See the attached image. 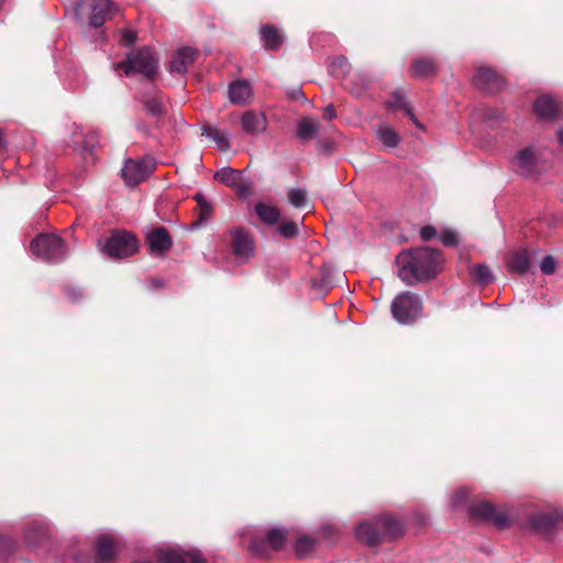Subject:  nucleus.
Segmentation results:
<instances>
[{
  "label": "nucleus",
  "instance_id": "5701e85b",
  "mask_svg": "<svg viewBox=\"0 0 563 563\" xmlns=\"http://www.w3.org/2000/svg\"><path fill=\"white\" fill-rule=\"evenodd\" d=\"M242 129L247 134H257L266 129V117L255 111H246L241 119Z\"/></svg>",
  "mask_w": 563,
  "mask_h": 563
},
{
  "label": "nucleus",
  "instance_id": "6e6552de",
  "mask_svg": "<svg viewBox=\"0 0 563 563\" xmlns=\"http://www.w3.org/2000/svg\"><path fill=\"white\" fill-rule=\"evenodd\" d=\"M154 158L145 156L141 159L129 158L121 170V176L128 186H136L150 177L155 170Z\"/></svg>",
  "mask_w": 563,
  "mask_h": 563
},
{
  "label": "nucleus",
  "instance_id": "de8ad7c7",
  "mask_svg": "<svg viewBox=\"0 0 563 563\" xmlns=\"http://www.w3.org/2000/svg\"><path fill=\"white\" fill-rule=\"evenodd\" d=\"M8 150V141L4 130L0 129V155L4 154Z\"/></svg>",
  "mask_w": 563,
  "mask_h": 563
},
{
  "label": "nucleus",
  "instance_id": "c9c22d12",
  "mask_svg": "<svg viewBox=\"0 0 563 563\" xmlns=\"http://www.w3.org/2000/svg\"><path fill=\"white\" fill-rule=\"evenodd\" d=\"M311 286L318 291H328L331 288L330 269L325 266H322L319 272V278L311 279Z\"/></svg>",
  "mask_w": 563,
  "mask_h": 563
},
{
  "label": "nucleus",
  "instance_id": "f8f14e48",
  "mask_svg": "<svg viewBox=\"0 0 563 563\" xmlns=\"http://www.w3.org/2000/svg\"><path fill=\"white\" fill-rule=\"evenodd\" d=\"M145 244L152 255L164 257L173 246V239L165 227H156L145 234Z\"/></svg>",
  "mask_w": 563,
  "mask_h": 563
},
{
  "label": "nucleus",
  "instance_id": "72a5a7b5",
  "mask_svg": "<svg viewBox=\"0 0 563 563\" xmlns=\"http://www.w3.org/2000/svg\"><path fill=\"white\" fill-rule=\"evenodd\" d=\"M377 137L387 147H396L401 140L399 134L390 126L379 128Z\"/></svg>",
  "mask_w": 563,
  "mask_h": 563
},
{
  "label": "nucleus",
  "instance_id": "f257e3e1",
  "mask_svg": "<svg viewBox=\"0 0 563 563\" xmlns=\"http://www.w3.org/2000/svg\"><path fill=\"white\" fill-rule=\"evenodd\" d=\"M395 263L399 278L409 286L434 279L444 268L443 253L429 246L401 251Z\"/></svg>",
  "mask_w": 563,
  "mask_h": 563
},
{
  "label": "nucleus",
  "instance_id": "20e7f679",
  "mask_svg": "<svg viewBox=\"0 0 563 563\" xmlns=\"http://www.w3.org/2000/svg\"><path fill=\"white\" fill-rule=\"evenodd\" d=\"M115 70H123L126 76L132 73L142 74L146 79L153 81L158 71V58L148 46L130 53L122 62L114 64Z\"/></svg>",
  "mask_w": 563,
  "mask_h": 563
},
{
  "label": "nucleus",
  "instance_id": "79ce46f5",
  "mask_svg": "<svg viewBox=\"0 0 563 563\" xmlns=\"http://www.w3.org/2000/svg\"><path fill=\"white\" fill-rule=\"evenodd\" d=\"M137 40V34L132 30H122L121 32V44L124 46H132Z\"/></svg>",
  "mask_w": 563,
  "mask_h": 563
},
{
  "label": "nucleus",
  "instance_id": "dca6fc26",
  "mask_svg": "<svg viewBox=\"0 0 563 563\" xmlns=\"http://www.w3.org/2000/svg\"><path fill=\"white\" fill-rule=\"evenodd\" d=\"M214 179L231 187L239 196L245 197L250 194V187L242 180V172L223 167L214 174Z\"/></svg>",
  "mask_w": 563,
  "mask_h": 563
},
{
  "label": "nucleus",
  "instance_id": "9b49d317",
  "mask_svg": "<svg viewBox=\"0 0 563 563\" xmlns=\"http://www.w3.org/2000/svg\"><path fill=\"white\" fill-rule=\"evenodd\" d=\"M472 82L477 89L488 93H497L506 86L505 77L488 66L476 67Z\"/></svg>",
  "mask_w": 563,
  "mask_h": 563
},
{
  "label": "nucleus",
  "instance_id": "4c0bfd02",
  "mask_svg": "<svg viewBox=\"0 0 563 563\" xmlns=\"http://www.w3.org/2000/svg\"><path fill=\"white\" fill-rule=\"evenodd\" d=\"M14 541L9 536L0 533V559L10 555L14 551Z\"/></svg>",
  "mask_w": 563,
  "mask_h": 563
},
{
  "label": "nucleus",
  "instance_id": "ea45409f",
  "mask_svg": "<svg viewBox=\"0 0 563 563\" xmlns=\"http://www.w3.org/2000/svg\"><path fill=\"white\" fill-rule=\"evenodd\" d=\"M556 263L551 255H547L543 257L540 269L544 275H551L555 272Z\"/></svg>",
  "mask_w": 563,
  "mask_h": 563
},
{
  "label": "nucleus",
  "instance_id": "a878e982",
  "mask_svg": "<svg viewBox=\"0 0 563 563\" xmlns=\"http://www.w3.org/2000/svg\"><path fill=\"white\" fill-rule=\"evenodd\" d=\"M251 95L252 88L246 80H236L229 86V98L232 103L245 104Z\"/></svg>",
  "mask_w": 563,
  "mask_h": 563
},
{
  "label": "nucleus",
  "instance_id": "9d476101",
  "mask_svg": "<svg viewBox=\"0 0 563 563\" xmlns=\"http://www.w3.org/2000/svg\"><path fill=\"white\" fill-rule=\"evenodd\" d=\"M468 515L474 520L494 523L499 529H506L509 526L507 512L498 511L489 501L474 503L468 508Z\"/></svg>",
  "mask_w": 563,
  "mask_h": 563
},
{
  "label": "nucleus",
  "instance_id": "6e6d98bb",
  "mask_svg": "<svg viewBox=\"0 0 563 563\" xmlns=\"http://www.w3.org/2000/svg\"><path fill=\"white\" fill-rule=\"evenodd\" d=\"M562 520H563V517H562Z\"/></svg>",
  "mask_w": 563,
  "mask_h": 563
},
{
  "label": "nucleus",
  "instance_id": "4be33fe9",
  "mask_svg": "<svg viewBox=\"0 0 563 563\" xmlns=\"http://www.w3.org/2000/svg\"><path fill=\"white\" fill-rule=\"evenodd\" d=\"M117 542L113 537L102 534L96 542V555L99 563H111L115 556Z\"/></svg>",
  "mask_w": 563,
  "mask_h": 563
},
{
  "label": "nucleus",
  "instance_id": "412c9836",
  "mask_svg": "<svg viewBox=\"0 0 563 563\" xmlns=\"http://www.w3.org/2000/svg\"><path fill=\"white\" fill-rule=\"evenodd\" d=\"M260 36L266 51L277 52L284 44V35L274 24H263L260 27Z\"/></svg>",
  "mask_w": 563,
  "mask_h": 563
},
{
  "label": "nucleus",
  "instance_id": "ddd939ff",
  "mask_svg": "<svg viewBox=\"0 0 563 563\" xmlns=\"http://www.w3.org/2000/svg\"><path fill=\"white\" fill-rule=\"evenodd\" d=\"M89 25L101 27L118 12V7L111 0H89Z\"/></svg>",
  "mask_w": 563,
  "mask_h": 563
},
{
  "label": "nucleus",
  "instance_id": "c03bdc74",
  "mask_svg": "<svg viewBox=\"0 0 563 563\" xmlns=\"http://www.w3.org/2000/svg\"><path fill=\"white\" fill-rule=\"evenodd\" d=\"M288 99L292 101L305 99V93L300 88H294L289 91H287Z\"/></svg>",
  "mask_w": 563,
  "mask_h": 563
},
{
  "label": "nucleus",
  "instance_id": "5fc2aeb1",
  "mask_svg": "<svg viewBox=\"0 0 563 563\" xmlns=\"http://www.w3.org/2000/svg\"><path fill=\"white\" fill-rule=\"evenodd\" d=\"M5 0H0V10L2 9Z\"/></svg>",
  "mask_w": 563,
  "mask_h": 563
},
{
  "label": "nucleus",
  "instance_id": "423d86ee",
  "mask_svg": "<svg viewBox=\"0 0 563 563\" xmlns=\"http://www.w3.org/2000/svg\"><path fill=\"white\" fill-rule=\"evenodd\" d=\"M421 312L422 302L420 297L410 291L398 295L391 303V313L401 323L415 322Z\"/></svg>",
  "mask_w": 563,
  "mask_h": 563
},
{
  "label": "nucleus",
  "instance_id": "a211bd4d",
  "mask_svg": "<svg viewBox=\"0 0 563 563\" xmlns=\"http://www.w3.org/2000/svg\"><path fill=\"white\" fill-rule=\"evenodd\" d=\"M505 264L510 273L522 275L530 268V254L527 249L510 251L505 256Z\"/></svg>",
  "mask_w": 563,
  "mask_h": 563
},
{
  "label": "nucleus",
  "instance_id": "393cba45",
  "mask_svg": "<svg viewBox=\"0 0 563 563\" xmlns=\"http://www.w3.org/2000/svg\"><path fill=\"white\" fill-rule=\"evenodd\" d=\"M159 561L163 563H206L198 552L183 554L174 550L161 552Z\"/></svg>",
  "mask_w": 563,
  "mask_h": 563
},
{
  "label": "nucleus",
  "instance_id": "864d4df0",
  "mask_svg": "<svg viewBox=\"0 0 563 563\" xmlns=\"http://www.w3.org/2000/svg\"><path fill=\"white\" fill-rule=\"evenodd\" d=\"M558 140L563 145V129L558 131Z\"/></svg>",
  "mask_w": 563,
  "mask_h": 563
},
{
  "label": "nucleus",
  "instance_id": "e433bc0d",
  "mask_svg": "<svg viewBox=\"0 0 563 563\" xmlns=\"http://www.w3.org/2000/svg\"><path fill=\"white\" fill-rule=\"evenodd\" d=\"M277 232L285 239H294L298 235V224L292 220L283 221L277 227Z\"/></svg>",
  "mask_w": 563,
  "mask_h": 563
},
{
  "label": "nucleus",
  "instance_id": "b1692460",
  "mask_svg": "<svg viewBox=\"0 0 563 563\" xmlns=\"http://www.w3.org/2000/svg\"><path fill=\"white\" fill-rule=\"evenodd\" d=\"M558 520V517L540 512L532 515L529 522L537 532L544 536H551L555 530Z\"/></svg>",
  "mask_w": 563,
  "mask_h": 563
},
{
  "label": "nucleus",
  "instance_id": "4468645a",
  "mask_svg": "<svg viewBox=\"0 0 563 563\" xmlns=\"http://www.w3.org/2000/svg\"><path fill=\"white\" fill-rule=\"evenodd\" d=\"M440 70L439 62L431 56L416 57L410 62L408 74L411 78L431 79Z\"/></svg>",
  "mask_w": 563,
  "mask_h": 563
},
{
  "label": "nucleus",
  "instance_id": "c85d7f7f",
  "mask_svg": "<svg viewBox=\"0 0 563 563\" xmlns=\"http://www.w3.org/2000/svg\"><path fill=\"white\" fill-rule=\"evenodd\" d=\"M201 130L202 135L211 137L221 152H227L230 148V142L227 134L220 131L218 128L210 124H203Z\"/></svg>",
  "mask_w": 563,
  "mask_h": 563
},
{
  "label": "nucleus",
  "instance_id": "a19ab883",
  "mask_svg": "<svg viewBox=\"0 0 563 563\" xmlns=\"http://www.w3.org/2000/svg\"><path fill=\"white\" fill-rule=\"evenodd\" d=\"M440 241L445 246H455L459 243L457 235L451 230H445L440 235Z\"/></svg>",
  "mask_w": 563,
  "mask_h": 563
},
{
  "label": "nucleus",
  "instance_id": "cd10ccee",
  "mask_svg": "<svg viewBox=\"0 0 563 563\" xmlns=\"http://www.w3.org/2000/svg\"><path fill=\"white\" fill-rule=\"evenodd\" d=\"M319 125L312 122L310 118H302L297 126L296 135L301 142H307L317 137Z\"/></svg>",
  "mask_w": 563,
  "mask_h": 563
},
{
  "label": "nucleus",
  "instance_id": "3c124183",
  "mask_svg": "<svg viewBox=\"0 0 563 563\" xmlns=\"http://www.w3.org/2000/svg\"><path fill=\"white\" fill-rule=\"evenodd\" d=\"M151 283L153 284V286H154L155 288H162V287H163V285H164V283H163V280H162V279H156V278L152 279V280H151Z\"/></svg>",
  "mask_w": 563,
  "mask_h": 563
},
{
  "label": "nucleus",
  "instance_id": "c756f323",
  "mask_svg": "<svg viewBox=\"0 0 563 563\" xmlns=\"http://www.w3.org/2000/svg\"><path fill=\"white\" fill-rule=\"evenodd\" d=\"M472 279L482 287L493 283L494 275L485 264H478L470 268Z\"/></svg>",
  "mask_w": 563,
  "mask_h": 563
},
{
  "label": "nucleus",
  "instance_id": "2eb2a0df",
  "mask_svg": "<svg viewBox=\"0 0 563 563\" xmlns=\"http://www.w3.org/2000/svg\"><path fill=\"white\" fill-rule=\"evenodd\" d=\"M230 235L232 253L238 257L249 258L254 251V242L249 231L238 227L230 230Z\"/></svg>",
  "mask_w": 563,
  "mask_h": 563
},
{
  "label": "nucleus",
  "instance_id": "1a4fd4ad",
  "mask_svg": "<svg viewBox=\"0 0 563 563\" xmlns=\"http://www.w3.org/2000/svg\"><path fill=\"white\" fill-rule=\"evenodd\" d=\"M514 170L525 178H537L542 170L538 152L533 147H526L516 153L511 159Z\"/></svg>",
  "mask_w": 563,
  "mask_h": 563
},
{
  "label": "nucleus",
  "instance_id": "aec40b11",
  "mask_svg": "<svg viewBox=\"0 0 563 563\" xmlns=\"http://www.w3.org/2000/svg\"><path fill=\"white\" fill-rule=\"evenodd\" d=\"M199 56V51L189 46L181 47L177 51L173 59L169 62V71L183 74L195 63Z\"/></svg>",
  "mask_w": 563,
  "mask_h": 563
},
{
  "label": "nucleus",
  "instance_id": "6ab92c4d",
  "mask_svg": "<svg viewBox=\"0 0 563 563\" xmlns=\"http://www.w3.org/2000/svg\"><path fill=\"white\" fill-rule=\"evenodd\" d=\"M139 101L141 102L143 110L147 115L154 118L156 123L165 118L167 109L163 103L161 93H143L139 97Z\"/></svg>",
  "mask_w": 563,
  "mask_h": 563
},
{
  "label": "nucleus",
  "instance_id": "09e8293b",
  "mask_svg": "<svg viewBox=\"0 0 563 563\" xmlns=\"http://www.w3.org/2000/svg\"><path fill=\"white\" fill-rule=\"evenodd\" d=\"M317 145L320 150L327 153H331L333 150V143L330 141H319Z\"/></svg>",
  "mask_w": 563,
  "mask_h": 563
},
{
  "label": "nucleus",
  "instance_id": "f704fd0d",
  "mask_svg": "<svg viewBox=\"0 0 563 563\" xmlns=\"http://www.w3.org/2000/svg\"><path fill=\"white\" fill-rule=\"evenodd\" d=\"M387 109L390 110H402L409 109L411 106L406 100V93L401 89H396L391 92L390 98L386 101Z\"/></svg>",
  "mask_w": 563,
  "mask_h": 563
},
{
  "label": "nucleus",
  "instance_id": "f3484780",
  "mask_svg": "<svg viewBox=\"0 0 563 563\" xmlns=\"http://www.w3.org/2000/svg\"><path fill=\"white\" fill-rule=\"evenodd\" d=\"M533 112L540 120L556 121L561 118L558 101L549 95H542L536 99Z\"/></svg>",
  "mask_w": 563,
  "mask_h": 563
},
{
  "label": "nucleus",
  "instance_id": "603ef678",
  "mask_svg": "<svg viewBox=\"0 0 563 563\" xmlns=\"http://www.w3.org/2000/svg\"><path fill=\"white\" fill-rule=\"evenodd\" d=\"M68 295L70 298L73 299H77L78 297H80L81 295L79 292H77L75 289H68L67 290Z\"/></svg>",
  "mask_w": 563,
  "mask_h": 563
},
{
  "label": "nucleus",
  "instance_id": "37998d69",
  "mask_svg": "<svg viewBox=\"0 0 563 563\" xmlns=\"http://www.w3.org/2000/svg\"><path fill=\"white\" fill-rule=\"evenodd\" d=\"M437 235V230L432 225H424L420 230V236L423 241H430Z\"/></svg>",
  "mask_w": 563,
  "mask_h": 563
},
{
  "label": "nucleus",
  "instance_id": "49530a36",
  "mask_svg": "<svg viewBox=\"0 0 563 563\" xmlns=\"http://www.w3.org/2000/svg\"><path fill=\"white\" fill-rule=\"evenodd\" d=\"M336 117L335 109L332 104H329L323 110V119L331 121Z\"/></svg>",
  "mask_w": 563,
  "mask_h": 563
},
{
  "label": "nucleus",
  "instance_id": "8fccbe9b",
  "mask_svg": "<svg viewBox=\"0 0 563 563\" xmlns=\"http://www.w3.org/2000/svg\"><path fill=\"white\" fill-rule=\"evenodd\" d=\"M84 4V0H80L78 1V3L76 4L75 7V16L78 21H81V18H80V14H79V9L80 7Z\"/></svg>",
  "mask_w": 563,
  "mask_h": 563
},
{
  "label": "nucleus",
  "instance_id": "2f4dec72",
  "mask_svg": "<svg viewBox=\"0 0 563 563\" xmlns=\"http://www.w3.org/2000/svg\"><path fill=\"white\" fill-rule=\"evenodd\" d=\"M194 199L197 201L198 205V219L195 223V225H201L206 221H208L212 214H213V207L212 205L206 199V197L202 194H197Z\"/></svg>",
  "mask_w": 563,
  "mask_h": 563
},
{
  "label": "nucleus",
  "instance_id": "7ed1b4c3",
  "mask_svg": "<svg viewBox=\"0 0 563 563\" xmlns=\"http://www.w3.org/2000/svg\"><path fill=\"white\" fill-rule=\"evenodd\" d=\"M97 245L102 254L113 260H123L139 252L137 236L125 230H112L109 236L99 238Z\"/></svg>",
  "mask_w": 563,
  "mask_h": 563
},
{
  "label": "nucleus",
  "instance_id": "473e14b6",
  "mask_svg": "<svg viewBox=\"0 0 563 563\" xmlns=\"http://www.w3.org/2000/svg\"><path fill=\"white\" fill-rule=\"evenodd\" d=\"M351 69L352 66L347 58L341 55L333 59L329 67V73L331 74V76L342 79L350 74Z\"/></svg>",
  "mask_w": 563,
  "mask_h": 563
},
{
  "label": "nucleus",
  "instance_id": "7c9ffc66",
  "mask_svg": "<svg viewBox=\"0 0 563 563\" xmlns=\"http://www.w3.org/2000/svg\"><path fill=\"white\" fill-rule=\"evenodd\" d=\"M317 544V539L309 536H300L294 544L295 553L298 559L307 558Z\"/></svg>",
  "mask_w": 563,
  "mask_h": 563
},
{
  "label": "nucleus",
  "instance_id": "f03ea898",
  "mask_svg": "<svg viewBox=\"0 0 563 563\" xmlns=\"http://www.w3.org/2000/svg\"><path fill=\"white\" fill-rule=\"evenodd\" d=\"M356 539L369 548L384 542L395 541L404 534V523L390 516L380 515L372 520L362 521L355 529Z\"/></svg>",
  "mask_w": 563,
  "mask_h": 563
},
{
  "label": "nucleus",
  "instance_id": "58836bf2",
  "mask_svg": "<svg viewBox=\"0 0 563 563\" xmlns=\"http://www.w3.org/2000/svg\"><path fill=\"white\" fill-rule=\"evenodd\" d=\"M288 200L294 207L300 208L306 203L307 192L303 189H291L288 192Z\"/></svg>",
  "mask_w": 563,
  "mask_h": 563
},
{
  "label": "nucleus",
  "instance_id": "bb28decb",
  "mask_svg": "<svg viewBox=\"0 0 563 563\" xmlns=\"http://www.w3.org/2000/svg\"><path fill=\"white\" fill-rule=\"evenodd\" d=\"M255 213L261 221L268 225L277 224L280 219L279 209L265 202H257L255 205Z\"/></svg>",
  "mask_w": 563,
  "mask_h": 563
},
{
  "label": "nucleus",
  "instance_id": "39448f33",
  "mask_svg": "<svg viewBox=\"0 0 563 563\" xmlns=\"http://www.w3.org/2000/svg\"><path fill=\"white\" fill-rule=\"evenodd\" d=\"M30 250L37 258L47 262L59 261L65 256V243L54 233H41L31 241Z\"/></svg>",
  "mask_w": 563,
  "mask_h": 563
},
{
  "label": "nucleus",
  "instance_id": "0eeeda50",
  "mask_svg": "<svg viewBox=\"0 0 563 563\" xmlns=\"http://www.w3.org/2000/svg\"><path fill=\"white\" fill-rule=\"evenodd\" d=\"M288 540V530L273 528L265 537H253L250 542V551L260 558H268L272 551H279Z\"/></svg>",
  "mask_w": 563,
  "mask_h": 563
},
{
  "label": "nucleus",
  "instance_id": "a18cd8bd",
  "mask_svg": "<svg viewBox=\"0 0 563 563\" xmlns=\"http://www.w3.org/2000/svg\"><path fill=\"white\" fill-rule=\"evenodd\" d=\"M405 114L408 117V119L419 129L424 130V125L416 118L412 111V107L409 109H406Z\"/></svg>",
  "mask_w": 563,
  "mask_h": 563
}]
</instances>
